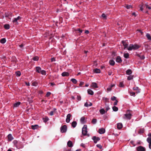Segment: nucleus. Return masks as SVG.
I'll list each match as a JSON object with an SVG mask.
<instances>
[{
  "label": "nucleus",
  "mask_w": 151,
  "mask_h": 151,
  "mask_svg": "<svg viewBox=\"0 0 151 151\" xmlns=\"http://www.w3.org/2000/svg\"><path fill=\"white\" fill-rule=\"evenodd\" d=\"M132 114H131L126 113L124 114V118L125 119L130 120L131 118Z\"/></svg>",
  "instance_id": "4"
},
{
  "label": "nucleus",
  "mask_w": 151,
  "mask_h": 151,
  "mask_svg": "<svg viewBox=\"0 0 151 151\" xmlns=\"http://www.w3.org/2000/svg\"><path fill=\"white\" fill-rule=\"evenodd\" d=\"M91 86L95 88H97L98 87L97 83L94 82H93L92 83Z\"/></svg>",
  "instance_id": "19"
},
{
  "label": "nucleus",
  "mask_w": 151,
  "mask_h": 151,
  "mask_svg": "<svg viewBox=\"0 0 151 151\" xmlns=\"http://www.w3.org/2000/svg\"><path fill=\"white\" fill-rule=\"evenodd\" d=\"M54 114V111H51L50 113V114L51 116H52Z\"/></svg>",
  "instance_id": "57"
},
{
  "label": "nucleus",
  "mask_w": 151,
  "mask_h": 151,
  "mask_svg": "<svg viewBox=\"0 0 151 151\" xmlns=\"http://www.w3.org/2000/svg\"><path fill=\"white\" fill-rule=\"evenodd\" d=\"M147 141L149 144L151 143V138L148 137L147 139Z\"/></svg>",
  "instance_id": "47"
},
{
  "label": "nucleus",
  "mask_w": 151,
  "mask_h": 151,
  "mask_svg": "<svg viewBox=\"0 0 151 151\" xmlns=\"http://www.w3.org/2000/svg\"><path fill=\"white\" fill-rule=\"evenodd\" d=\"M112 109L113 110L115 111H117L118 110V108L115 106L112 107Z\"/></svg>",
  "instance_id": "38"
},
{
  "label": "nucleus",
  "mask_w": 151,
  "mask_h": 151,
  "mask_svg": "<svg viewBox=\"0 0 151 151\" xmlns=\"http://www.w3.org/2000/svg\"><path fill=\"white\" fill-rule=\"evenodd\" d=\"M71 116L70 114H68L67 116V118L66 119V121L67 123L69 122L70 121V118Z\"/></svg>",
  "instance_id": "10"
},
{
  "label": "nucleus",
  "mask_w": 151,
  "mask_h": 151,
  "mask_svg": "<svg viewBox=\"0 0 151 151\" xmlns=\"http://www.w3.org/2000/svg\"><path fill=\"white\" fill-rule=\"evenodd\" d=\"M6 42V40L4 38L1 39L0 40V42L2 44Z\"/></svg>",
  "instance_id": "34"
},
{
  "label": "nucleus",
  "mask_w": 151,
  "mask_h": 151,
  "mask_svg": "<svg viewBox=\"0 0 151 151\" xmlns=\"http://www.w3.org/2000/svg\"><path fill=\"white\" fill-rule=\"evenodd\" d=\"M115 86L114 84L111 85L110 86H109L107 89V90L108 91H110L111 90L112 88L114 87Z\"/></svg>",
  "instance_id": "18"
},
{
  "label": "nucleus",
  "mask_w": 151,
  "mask_h": 151,
  "mask_svg": "<svg viewBox=\"0 0 151 151\" xmlns=\"http://www.w3.org/2000/svg\"><path fill=\"white\" fill-rule=\"evenodd\" d=\"M89 104L87 102H86L84 104V106L86 107H88V106H91L92 105V104L91 102H89Z\"/></svg>",
  "instance_id": "22"
},
{
  "label": "nucleus",
  "mask_w": 151,
  "mask_h": 151,
  "mask_svg": "<svg viewBox=\"0 0 151 151\" xmlns=\"http://www.w3.org/2000/svg\"><path fill=\"white\" fill-rule=\"evenodd\" d=\"M40 73L44 75H45L46 74V71L44 70H42Z\"/></svg>",
  "instance_id": "46"
},
{
  "label": "nucleus",
  "mask_w": 151,
  "mask_h": 151,
  "mask_svg": "<svg viewBox=\"0 0 151 151\" xmlns=\"http://www.w3.org/2000/svg\"><path fill=\"white\" fill-rule=\"evenodd\" d=\"M109 63L111 65L113 66L114 65L115 62L114 60H109Z\"/></svg>",
  "instance_id": "25"
},
{
  "label": "nucleus",
  "mask_w": 151,
  "mask_h": 151,
  "mask_svg": "<svg viewBox=\"0 0 151 151\" xmlns=\"http://www.w3.org/2000/svg\"><path fill=\"white\" fill-rule=\"evenodd\" d=\"M100 112L101 114H103L105 113V110L103 109H101L99 111Z\"/></svg>",
  "instance_id": "27"
},
{
  "label": "nucleus",
  "mask_w": 151,
  "mask_h": 151,
  "mask_svg": "<svg viewBox=\"0 0 151 151\" xmlns=\"http://www.w3.org/2000/svg\"><path fill=\"white\" fill-rule=\"evenodd\" d=\"M76 31H78L80 33H82V30L81 29H77Z\"/></svg>",
  "instance_id": "54"
},
{
  "label": "nucleus",
  "mask_w": 151,
  "mask_h": 151,
  "mask_svg": "<svg viewBox=\"0 0 151 151\" xmlns=\"http://www.w3.org/2000/svg\"><path fill=\"white\" fill-rule=\"evenodd\" d=\"M124 56L125 58H129V54L128 53H124Z\"/></svg>",
  "instance_id": "29"
},
{
  "label": "nucleus",
  "mask_w": 151,
  "mask_h": 151,
  "mask_svg": "<svg viewBox=\"0 0 151 151\" xmlns=\"http://www.w3.org/2000/svg\"><path fill=\"white\" fill-rule=\"evenodd\" d=\"M24 45L23 44H22L21 45H19V47L20 48H22V47L24 46Z\"/></svg>",
  "instance_id": "61"
},
{
  "label": "nucleus",
  "mask_w": 151,
  "mask_h": 151,
  "mask_svg": "<svg viewBox=\"0 0 151 151\" xmlns=\"http://www.w3.org/2000/svg\"><path fill=\"white\" fill-rule=\"evenodd\" d=\"M87 128L86 125H84L82 129V134L83 135H86L87 132Z\"/></svg>",
  "instance_id": "2"
},
{
  "label": "nucleus",
  "mask_w": 151,
  "mask_h": 151,
  "mask_svg": "<svg viewBox=\"0 0 151 151\" xmlns=\"http://www.w3.org/2000/svg\"><path fill=\"white\" fill-rule=\"evenodd\" d=\"M105 132V130L103 128H101L99 129V132L100 134H104Z\"/></svg>",
  "instance_id": "9"
},
{
  "label": "nucleus",
  "mask_w": 151,
  "mask_h": 151,
  "mask_svg": "<svg viewBox=\"0 0 151 151\" xmlns=\"http://www.w3.org/2000/svg\"><path fill=\"white\" fill-rule=\"evenodd\" d=\"M135 93L134 92H131L130 93V95L131 96H135Z\"/></svg>",
  "instance_id": "51"
},
{
  "label": "nucleus",
  "mask_w": 151,
  "mask_h": 151,
  "mask_svg": "<svg viewBox=\"0 0 151 151\" xmlns=\"http://www.w3.org/2000/svg\"><path fill=\"white\" fill-rule=\"evenodd\" d=\"M126 7L128 9L132 8V6L131 5H127Z\"/></svg>",
  "instance_id": "53"
},
{
  "label": "nucleus",
  "mask_w": 151,
  "mask_h": 151,
  "mask_svg": "<svg viewBox=\"0 0 151 151\" xmlns=\"http://www.w3.org/2000/svg\"><path fill=\"white\" fill-rule=\"evenodd\" d=\"M85 118L84 117H82L81 119V122L82 123H83L84 122Z\"/></svg>",
  "instance_id": "45"
},
{
  "label": "nucleus",
  "mask_w": 151,
  "mask_h": 151,
  "mask_svg": "<svg viewBox=\"0 0 151 151\" xmlns=\"http://www.w3.org/2000/svg\"><path fill=\"white\" fill-rule=\"evenodd\" d=\"M96 146L97 147L99 148L100 149H101L102 148V146L101 145L98 144L96 145Z\"/></svg>",
  "instance_id": "50"
},
{
  "label": "nucleus",
  "mask_w": 151,
  "mask_h": 151,
  "mask_svg": "<svg viewBox=\"0 0 151 151\" xmlns=\"http://www.w3.org/2000/svg\"><path fill=\"white\" fill-rule=\"evenodd\" d=\"M71 81L74 84H76L77 83V81L74 78L71 79Z\"/></svg>",
  "instance_id": "40"
},
{
  "label": "nucleus",
  "mask_w": 151,
  "mask_h": 151,
  "mask_svg": "<svg viewBox=\"0 0 151 151\" xmlns=\"http://www.w3.org/2000/svg\"><path fill=\"white\" fill-rule=\"evenodd\" d=\"M4 27L6 29H9L10 26L9 24H5L4 26Z\"/></svg>",
  "instance_id": "30"
},
{
  "label": "nucleus",
  "mask_w": 151,
  "mask_h": 151,
  "mask_svg": "<svg viewBox=\"0 0 151 151\" xmlns=\"http://www.w3.org/2000/svg\"><path fill=\"white\" fill-rule=\"evenodd\" d=\"M67 145L69 147H72L73 146L72 142L71 141H69L67 143Z\"/></svg>",
  "instance_id": "15"
},
{
  "label": "nucleus",
  "mask_w": 151,
  "mask_h": 151,
  "mask_svg": "<svg viewBox=\"0 0 151 151\" xmlns=\"http://www.w3.org/2000/svg\"><path fill=\"white\" fill-rule=\"evenodd\" d=\"M116 97L115 96H113V97H112L111 98V99L112 100V101H114V100H116Z\"/></svg>",
  "instance_id": "55"
},
{
  "label": "nucleus",
  "mask_w": 151,
  "mask_h": 151,
  "mask_svg": "<svg viewBox=\"0 0 151 151\" xmlns=\"http://www.w3.org/2000/svg\"><path fill=\"white\" fill-rule=\"evenodd\" d=\"M145 6L146 8H147L149 9H151V7L150 6H149L148 5L145 4Z\"/></svg>",
  "instance_id": "60"
},
{
  "label": "nucleus",
  "mask_w": 151,
  "mask_h": 151,
  "mask_svg": "<svg viewBox=\"0 0 151 151\" xmlns=\"http://www.w3.org/2000/svg\"><path fill=\"white\" fill-rule=\"evenodd\" d=\"M119 86L120 87H124V85L123 84V83L122 82H120L119 85Z\"/></svg>",
  "instance_id": "42"
},
{
  "label": "nucleus",
  "mask_w": 151,
  "mask_h": 151,
  "mask_svg": "<svg viewBox=\"0 0 151 151\" xmlns=\"http://www.w3.org/2000/svg\"><path fill=\"white\" fill-rule=\"evenodd\" d=\"M92 139L93 140L94 142L95 143H96L98 141H99L100 139V138L99 137H96L95 136L93 137L92 138Z\"/></svg>",
  "instance_id": "6"
},
{
  "label": "nucleus",
  "mask_w": 151,
  "mask_h": 151,
  "mask_svg": "<svg viewBox=\"0 0 151 151\" xmlns=\"http://www.w3.org/2000/svg\"><path fill=\"white\" fill-rule=\"evenodd\" d=\"M122 43L123 44V45L124 46V49H125L126 48H128V46L129 44L128 42L127 41H124L122 40Z\"/></svg>",
  "instance_id": "5"
},
{
  "label": "nucleus",
  "mask_w": 151,
  "mask_h": 151,
  "mask_svg": "<svg viewBox=\"0 0 151 151\" xmlns=\"http://www.w3.org/2000/svg\"><path fill=\"white\" fill-rule=\"evenodd\" d=\"M32 59L34 61H37L39 60V58L38 57L36 56L33 58Z\"/></svg>",
  "instance_id": "43"
},
{
  "label": "nucleus",
  "mask_w": 151,
  "mask_h": 151,
  "mask_svg": "<svg viewBox=\"0 0 151 151\" xmlns=\"http://www.w3.org/2000/svg\"><path fill=\"white\" fill-rule=\"evenodd\" d=\"M87 91H88V94H90L91 95H93V92L91 89H88V90Z\"/></svg>",
  "instance_id": "26"
},
{
  "label": "nucleus",
  "mask_w": 151,
  "mask_h": 151,
  "mask_svg": "<svg viewBox=\"0 0 151 151\" xmlns=\"http://www.w3.org/2000/svg\"><path fill=\"white\" fill-rule=\"evenodd\" d=\"M94 72L96 73H99L101 72V70L99 69L96 68L94 70Z\"/></svg>",
  "instance_id": "32"
},
{
  "label": "nucleus",
  "mask_w": 151,
  "mask_h": 151,
  "mask_svg": "<svg viewBox=\"0 0 151 151\" xmlns=\"http://www.w3.org/2000/svg\"><path fill=\"white\" fill-rule=\"evenodd\" d=\"M43 120L44 122L46 123V122L48 120H49V119L47 117H45V118H43Z\"/></svg>",
  "instance_id": "37"
},
{
  "label": "nucleus",
  "mask_w": 151,
  "mask_h": 151,
  "mask_svg": "<svg viewBox=\"0 0 151 151\" xmlns=\"http://www.w3.org/2000/svg\"><path fill=\"white\" fill-rule=\"evenodd\" d=\"M117 129H121L123 127V125L121 123H118L117 124Z\"/></svg>",
  "instance_id": "13"
},
{
  "label": "nucleus",
  "mask_w": 151,
  "mask_h": 151,
  "mask_svg": "<svg viewBox=\"0 0 151 151\" xmlns=\"http://www.w3.org/2000/svg\"><path fill=\"white\" fill-rule=\"evenodd\" d=\"M132 73V70L130 69H128L126 71V74L128 75L131 74Z\"/></svg>",
  "instance_id": "21"
},
{
  "label": "nucleus",
  "mask_w": 151,
  "mask_h": 151,
  "mask_svg": "<svg viewBox=\"0 0 151 151\" xmlns=\"http://www.w3.org/2000/svg\"><path fill=\"white\" fill-rule=\"evenodd\" d=\"M102 17L106 19V16L105 14H103L102 15Z\"/></svg>",
  "instance_id": "58"
},
{
  "label": "nucleus",
  "mask_w": 151,
  "mask_h": 151,
  "mask_svg": "<svg viewBox=\"0 0 151 151\" xmlns=\"http://www.w3.org/2000/svg\"><path fill=\"white\" fill-rule=\"evenodd\" d=\"M38 125H32L31 126L32 129H36L38 127Z\"/></svg>",
  "instance_id": "31"
},
{
  "label": "nucleus",
  "mask_w": 151,
  "mask_h": 151,
  "mask_svg": "<svg viewBox=\"0 0 151 151\" xmlns=\"http://www.w3.org/2000/svg\"><path fill=\"white\" fill-rule=\"evenodd\" d=\"M110 109V108L109 107V106H107L106 108V111H108L109 109Z\"/></svg>",
  "instance_id": "64"
},
{
  "label": "nucleus",
  "mask_w": 151,
  "mask_h": 151,
  "mask_svg": "<svg viewBox=\"0 0 151 151\" xmlns=\"http://www.w3.org/2000/svg\"><path fill=\"white\" fill-rule=\"evenodd\" d=\"M140 46L137 44L133 45L130 44L129 47L127 48V50H135L138 49Z\"/></svg>",
  "instance_id": "1"
},
{
  "label": "nucleus",
  "mask_w": 151,
  "mask_h": 151,
  "mask_svg": "<svg viewBox=\"0 0 151 151\" xmlns=\"http://www.w3.org/2000/svg\"><path fill=\"white\" fill-rule=\"evenodd\" d=\"M137 151H145V148L142 146H140L137 148Z\"/></svg>",
  "instance_id": "7"
},
{
  "label": "nucleus",
  "mask_w": 151,
  "mask_h": 151,
  "mask_svg": "<svg viewBox=\"0 0 151 151\" xmlns=\"http://www.w3.org/2000/svg\"><path fill=\"white\" fill-rule=\"evenodd\" d=\"M51 93L50 92H48L46 95V96L47 97H49Z\"/></svg>",
  "instance_id": "49"
},
{
  "label": "nucleus",
  "mask_w": 151,
  "mask_h": 151,
  "mask_svg": "<svg viewBox=\"0 0 151 151\" xmlns=\"http://www.w3.org/2000/svg\"><path fill=\"white\" fill-rule=\"evenodd\" d=\"M15 74L17 76H19L21 75V73L19 71H17L16 72Z\"/></svg>",
  "instance_id": "41"
},
{
  "label": "nucleus",
  "mask_w": 151,
  "mask_h": 151,
  "mask_svg": "<svg viewBox=\"0 0 151 151\" xmlns=\"http://www.w3.org/2000/svg\"><path fill=\"white\" fill-rule=\"evenodd\" d=\"M136 55L137 56H138V57H139L141 59H142V60L144 59L145 58V57L143 55L141 56L139 54H137Z\"/></svg>",
  "instance_id": "28"
},
{
  "label": "nucleus",
  "mask_w": 151,
  "mask_h": 151,
  "mask_svg": "<svg viewBox=\"0 0 151 151\" xmlns=\"http://www.w3.org/2000/svg\"><path fill=\"white\" fill-rule=\"evenodd\" d=\"M36 72L38 73H40L42 70L40 67H36L35 68Z\"/></svg>",
  "instance_id": "14"
},
{
  "label": "nucleus",
  "mask_w": 151,
  "mask_h": 151,
  "mask_svg": "<svg viewBox=\"0 0 151 151\" xmlns=\"http://www.w3.org/2000/svg\"><path fill=\"white\" fill-rule=\"evenodd\" d=\"M146 36L148 40H151V37L150 34L147 33L146 35Z\"/></svg>",
  "instance_id": "35"
},
{
  "label": "nucleus",
  "mask_w": 151,
  "mask_h": 151,
  "mask_svg": "<svg viewBox=\"0 0 151 151\" xmlns=\"http://www.w3.org/2000/svg\"><path fill=\"white\" fill-rule=\"evenodd\" d=\"M97 122V119H93L92 121V123L93 124H95Z\"/></svg>",
  "instance_id": "44"
},
{
  "label": "nucleus",
  "mask_w": 151,
  "mask_h": 151,
  "mask_svg": "<svg viewBox=\"0 0 151 151\" xmlns=\"http://www.w3.org/2000/svg\"><path fill=\"white\" fill-rule=\"evenodd\" d=\"M21 18V17L20 16H18L16 18H14L13 21V23H15V22L17 23V21L18 20L20 19Z\"/></svg>",
  "instance_id": "17"
},
{
  "label": "nucleus",
  "mask_w": 151,
  "mask_h": 151,
  "mask_svg": "<svg viewBox=\"0 0 151 151\" xmlns=\"http://www.w3.org/2000/svg\"><path fill=\"white\" fill-rule=\"evenodd\" d=\"M133 76L130 75L127 78V80H131L133 79Z\"/></svg>",
  "instance_id": "39"
},
{
  "label": "nucleus",
  "mask_w": 151,
  "mask_h": 151,
  "mask_svg": "<svg viewBox=\"0 0 151 151\" xmlns=\"http://www.w3.org/2000/svg\"><path fill=\"white\" fill-rule=\"evenodd\" d=\"M118 102V100H116L115 101L114 103V106L117 105Z\"/></svg>",
  "instance_id": "56"
},
{
  "label": "nucleus",
  "mask_w": 151,
  "mask_h": 151,
  "mask_svg": "<svg viewBox=\"0 0 151 151\" xmlns=\"http://www.w3.org/2000/svg\"><path fill=\"white\" fill-rule=\"evenodd\" d=\"M17 145V149L22 148L23 147L22 142H19Z\"/></svg>",
  "instance_id": "11"
},
{
  "label": "nucleus",
  "mask_w": 151,
  "mask_h": 151,
  "mask_svg": "<svg viewBox=\"0 0 151 151\" xmlns=\"http://www.w3.org/2000/svg\"><path fill=\"white\" fill-rule=\"evenodd\" d=\"M84 84V82H81L79 85V86H81Z\"/></svg>",
  "instance_id": "59"
},
{
  "label": "nucleus",
  "mask_w": 151,
  "mask_h": 151,
  "mask_svg": "<svg viewBox=\"0 0 151 151\" xmlns=\"http://www.w3.org/2000/svg\"><path fill=\"white\" fill-rule=\"evenodd\" d=\"M55 59L54 58H52L51 59V62H53L55 61Z\"/></svg>",
  "instance_id": "63"
},
{
  "label": "nucleus",
  "mask_w": 151,
  "mask_h": 151,
  "mask_svg": "<svg viewBox=\"0 0 151 151\" xmlns=\"http://www.w3.org/2000/svg\"><path fill=\"white\" fill-rule=\"evenodd\" d=\"M67 129V126L64 125L62 126L60 129V132L62 133H65L66 132Z\"/></svg>",
  "instance_id": "3"
},
{
  "label": "nucleus",
  "mask_w": 151,
  "mask_h": 151,
  "mask_svg": "<svg viewBox=\"0 0 151 151\" xmlns=\"http://www.w3.org/2000/svg\"><path fill=\"white\" fill-rule=\"evenodd\" d=\"M32 84L34 86H37V83L36 82H33L32 83Z\"/></svg>",
  "instance_id": "62"
},
{
  "label": "nucleus",
  "mask_w": 151,
  "mask_h": 151,
  "mask_svg": "<svg viewBox=\"0 0 151 151\" xmlns=\"http://www.w3.org/2000/svg\"><path fill=\"white\" fill-rule=\"evenodd\" d=\"M140 7V9L141 11H142L143 10V7L144 6V4H142L141 5H140L139 6Z\"/></svg>",
  "instance_id": "48"
},
{
  "label": "nucleus",
  "mask_w": 151,
  "mask_h": 151,
  "mask_svg": "<svg viewBox=\"0 0 151 151\" xmlns=\"http://www.w3.org/2000/svg\"><path fill=\"white\" fill-rule=\"evenodd\" d=\"M8 140L9 141H11L13 139V138L12 137L11 134H9L7 136Z\"/></svg>",
  "instance_id": "12"
},
{
  "label": "nucleus",
  "mask_w": 151,
  "mask_h": 151,
  "mask_svg": "<svg viewBox=\"0 0 151 151\" xmlns=\"http://www.w3.org/2000/svg\"><path fill=\"white\" fill-rule=\"evenodd\" d=\"M69 75V73L67 72H63L62 73V76H68Z\"/></svg>",
  "instance_id": "20"
},
{
  "label": "nucleus",
  "mask_w": 151,
  "mask_h": 151,
  "mask_svg": "<svg viewBox=\"0 0 151 151\" xmlns=\"http://www.w3.org/2000/svg\"><path fill=\"white\" fill-rule=\"evenodd\" d=\"M77 99L78 101H80L81 99V97L80 96H77Z\"/></svg>",
  "instance_id": "52"
},
{
  "label": "nucleus",
  "mask_w": 151,
  "mask_h": 151,
  "mask_svg": "<svg viewBox=\"0 0 151 151\" xmlns=\"http://www.w3.org/2000/svg\"><path fill=\"white\" fill-rule=\"evenodd\" d=\"M13 143L14 144V145L16 147H17V146L18 144V141L16 140H14L13 141Z\"/></svg>",
  "instance_id": "33"
},
{
  "label": "nucleus",
  "mask_w": 151,
  "mask_h": 151,
  "mask_svg": "<svg viewBox=\"0 0 151 151\" xmlns=\"http://www.w3.org/2000/svg\"><path fill=\"white\" fill-rule=\"evenodd\" d=\"M116 61L118 63H121L122 62V60L120 56H118L116 59Z\"/></svg>",
  "instance_id": "8"
},
{
  "label": "nucleus",
  "mask_w": 151,
  "mask_h": 151,
  "mask_svg": "<svg viewBox=\"0 0 151 151\" xmlns=\"http://www.w3.org/2000/svg\"><path fill=\"white\" fill-rule=\"evenodd\" d=\"M77 125V122L76 121H73V122L71 124L72 126L73 127L75 128L76 127Z\"/></svg>",
  "instance_id": "23"
},
{
  "label": "nucleus",
  "mask_w": 151,
  "mask_h": 151,
  "mask_svg": "<svg viewBox=\"0 0 151 151\" xmlns=\"http://www.w3.org/2000/svg\"><path fill=\"white\" fill-rule=\"evenodd\" d=\"M145 132V129L144 128H141L139 129L138 131V133L141 134H142L143 133Z\"/></svg>",
  "instance_id": "16"
},
{
  "label": "nucleus",
  "mask_w": 151,
  "mask_h": 151,
  "mask_svg": "<svg viewBox=\"0 0 151 151\" xmlns=\"http://www.w3.org/2000/svg\"><path fill=\"white\" fill-rule=\"evenodd\" d=\"M133 89L134 90L137 91V93L139 92V88H138V87H134L133 88Z\"/></svg>",
  "instance_id": "36"
},
{
  "label": "nucleus",
  "mask_w": 151,
  "mask_h": 151,
  "mask_svg": "<svg viewBox=\"0 0 151 151\" xmlns=\"http://www.w3.org/2000/svg\"><path fill=\"white\" fill-rule=\"evenodd\" d=\"M20 104L21 102H17L14 104V107H17L20 105Z\"/></svg>",
  "instance_id": "24"
}]
</instances>
